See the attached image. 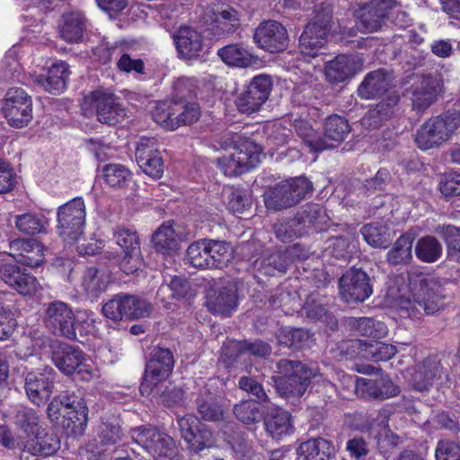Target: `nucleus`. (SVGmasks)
<instances>
[{"instance_id":"obj_1","label":"nucleus","mask_w":460,"mask_h":460,"mask_svg":"<svg viewBox=\"0 0 460 460\" xmlns=\"http://www.w3.org/2000/svg\"><path fill=\"white\" fill-rule=\"evenodd\" d=\"M175 96L172 100L158 102L152 111L154 120L163 128L174 130L182 125H190L200 117L197 102H188L194 93L190 79L179 78L174 83Z\"/></svg>"},{"instance_id":"obj_2","label":"nucleus","mask_w":460,"mask_h":460,"mask_svg":"<svg viewBox=\"0 0 460 460\" xmlns=\"http://www.w3.org/2000/svg\"><path fill=\"white\" fill-rule=\"evenodd\" d=\"M359 30L375 32L393 24L406 28L411 24L409 13L398 0H369L355 11Z\"/></svg>"},{"instance_id":"obj_3","label":"nucleus","mask_w":460,"mask_h":460,"mask_svg":"<svg viewBox=\"0 0 460 460\" xmlns=\"http://www.w3.org/2000/svg\"><path fill=\"white\" fill-rule=\"evenodd\" d=\"M445 305L443 288L435 279H422L419 288L410 297L402 298L399 311L402 317L413 321L421 320L425 315H433Z\"/></svg>"},{"instance_id":"obj_4","label":"nucleus","mask_w":460,"mask_h":460,"mask_svg":"<svg viewBox=\"0 0 460 460\" xmlns=\"http://www.w3.org/2000/svg\"><path fill=\"white\" fill-rule=\"evenodd\" d=\"M47 414L51 422L64 419L63 426L73 436L84 434L88 423V407L84 399L66 392L55 396L48 405Z\"/></svg>"},{"instance_id":"obj_5","label":"nucleus","mask_w":460,"mask_h":460,"mask_svg":"<svg viewBox=\"0 0 460 460\" xmlns=\"http://www.w3.org/2000/svg\"><path fill=\"white\" fill-rule=\"evenodd\" d=\"M279 376L273 377L278 394L296 403L306 392L314 376L312 368L299 360L281 358L277 362Z\"/></svg>"},{"instance_id":"obj_6","label":"nucleus","mask_w":460,"mask_h":460,"mask_svg":"<svg viewBox=\"0 0 460 460\" xmlns=\"http://www.w3.org/2000/svg\"><path fill=\"white\" fill-rule=\"evenodd\" d=\"M460 127V111L448 110L428 119L417 130L415 142L419 148L429 150L447 141Z\"/></svg>"},{"instance_id":"obj_7","label":"nucleus","mask_w":460,"mask_h":460,"mask_svg":"<svg viewBox=\"0 0 460 460\" xmlns=\"http://www.w3.org/2000/svg\"><path fill=\"white\" fill-rule=\"evenodd\" d=\"M313 192V183L300 176L279 182L265 198L266 207L276 211L296 206Z\"/></svg>"},{"instance_id":"obj_8","label":"nucleus","mask_w":460,"mask_h":460,"mask_svg":"<svg viewBox=\"0 0 460 460\" xmlns=\"http://www.w3.org/2000/svg\"><path fill=\"white\" fill-rule=\"evenodd\" d=\"M174 362L173 353L171 349L160 346L155 347L146 363L145 373L139 386L141 395L149 397L155 385L170 376L174 367Z\"/></svg>"},{"instance_id":"obj_9","label":"nucleus","mask_w":460,"mask_h":460,"mask_svg":"<svg viewBox=\"0 0 460 460\" xmlns=\"http://www.w3.org/2000/svg\"><path fill=\"white\" fill-rule=\"evenodd\" d=\"M32 99L21 87H11L3 99L1 112L7 124L15 128H23L32 120Z\"/></svg>"},{"instance_id":"obj_10","label":"nucleus","mask_w":460,"mask_h":460,"mask_svg":"<svg viewBox=\"0 0 460 460\" xmlns=\"http://www.w3.org/2000/svg\"><path fill=\"white\" fill-rule=\"evenodd\" d=\"M196 13L204 25L212 26L218 36H226L234 32L240 26V13L233 7L203 0L199 4Z\"/></svg>"},{"instance_id":"obj_11","label":"nucleus","mask_w":460,"mask_h":460,"mask_svg":"<svg viewBox=\"0 0 460 460\" xmlns=\"http://www.w3.org/2000/svg\"><path fill=\"white\" fill-rule=\"evenodd\" d=\"M86 217L85 203L76 197L58 208V233L65 241H76L83 234Z\"/></svg>"},{"instance_id":"obj_12","label":"nucleus","mask_w":460,"mask_h":460,"mask_svg":"<svg viewBox=\"0 0 460 460\" xmlns=\"http://www.w3.org/2000/svg\"><path fill=\"white\" fill-rule=\"evenodd\" d=\"M75 317L72 307L60 300L43 305L42 322L53 335L68 340H76Z\"/></svg>"},{"instance_id":"obj_13","label":"nucleus","mask_w":460,"mask_h":460,"mask_svg":"<svg viewBox=\"0 0 460 460\" xmlns=\"http://www.w3.org/2000/svg\"><path fill=\"white\" fill-rule=\"evenodd\" d=\"M133 444L140 447L155 459L172 457L175 453V442L169 435L152 427L139 426L129 431Z\"/></svg>"},{"instance_id":"obj_14","label":"nucleus","mask_w":460,"mask_h":460,"mask_svg":"<svg viewBox=\"0 0 460 460\" xmlns=\"http://www.w3.org/2000/svg\"><path fill=\"white\" fill-rule=\"evenodd\" d=\"M85 353L79 348L67 343H59L52 349L51 359L54 365L65 375L75 373L81 379L90 381L94 377L93 369L85 364Z\"/></svg>"},{"instance_id":"obj_15","label":"nucleus","mask_w":460,"mask_h":460,"mask_svg":"<svg viewBox=\"0 0 460 460\" xmlns=\"http://www.w3.org/2000/svg\"><path fill=\"white\" fill-rule=\"evenodd\" d=\"M259 146L244 141L234 148L230 155L217 158V164L225 175L238 176L254 168L259 163Z\"/></svg>"},{"instance_id":"obj_16","label":"nucleus","mask_w":460,"mask_h":460,"mask_svg":"<svg viewBox=\"0 0 460 460\" xmlns=\"http://www.w3.org/2000/svg\"><path fill=\"white\" fill-rule=\"evenodd\" d=\"M58 374L49 366L28 372L24 377V390L28 400L37 406L46 404L55 388Z\"/></svg>"},{"instance_id":"obj_17","label":"nucleus","mask_w":460,"mask_h":460,"mask_svg":"<svg viewBox=\"0 0 460 460\" xmlns=\"http://www.w3.org/2000/svg\"><path fill=\"white\" fill-rule=\"evenodd\" d=\"M443 80L439 75H423L406 89V96L417 113H423L441 93Z\"/></svg>"},{"instance_id":"obj_18","label":"nucleus","mask_w":460,"mask_h":460,"mask_svg":"<svg viewBox=\"0 0 460 460\" xmlns=\"http://www.w3.org/2000/svg\"><path fill=\"white\" fill-rule=\"evenodd\" d=\"M372 293L371 279L361 269H349L339 280V294L348 304L364 302Z\"/></svg>"},{"instance_id":"obj_19","label":"nucleus","mask_w":460,"mask_h":460,"mask_svg":"<svg viewBox=\"0 0 460 460\" xmlns=\"http://www.w3.org/2000/svg\"><path fill=\"white\" fill-rule=\"evenodd\" d=\"M272 88L269 75L254 76L245 89L238 94L234 103L242 113L252 114L258 111L268 100Z\"/></svg>"},{"instance_id":"obj_20","label":"nucleus","mask_w":460,"mask_h":460,"mask_svg":"<svg viewBox=\"0 0 460 460\" xmlns=\"http://www.w3.org/2000/svg\"><path fill=\"white\" fill-rule=\"evenodd\" d=\"M88 99L91 106L95 109L97 119L102 124L115 126L121 122L127 115L119 98L108 90L93 91Z\"/></svg>"},{"instance_id":"obj_21","label":"nucleus","mask_w":460,"mask_h":460,"mask_svg":"<svg viewBox=\"0 0 460 460\" xmlns=\"http://www.w3.org/2000/svg\"><path fill=\"white\" fill-rule=\"evenodd\" d=\"M253 41L261 49L270 53H279L288 46L287 29L279 22H261L255 29Z\"/></svg>"},{"instance_id":"obj_22","label":"nucleus","mask_w":460,"mask_h":460,"mask_svg":"<svg viewBox=\"0 0 460 460\" xmlns=\"http://www.w3.org/2000/svg\"><path fill=\"white\" fill-rule=\"evenodd\" d=\"M0 279L22 296H31L40 288L37 278L28 269L18 263L2 262L0 264Z\"/></svg>"},{"instance_id":"obj_23","label":"nucleus","mask_w":460,"mask_h":460,"mask_svg":"<svg viewBox=\"0 0 460 460\" xmlns=\"http://www.w3.org/2000/svg\"><path fill=\"white\" fill-rule=\"evenodd\" d=\"M135 156L138 167L144 173L154 180L162 178L164 164L155 138L141 137L137 145Z\"/></svg>"},{"instance_id":"obj_24","label":"nucleus","mask_w":460,"mask_h":460,"mask_svg":"<svg viewBox=\"0 0 460 460\" xmlns=\"http://www.w3.org/2000/svg\"><path fill=\"white\" fill-rule=\"evenodd\" d=\"M329 221L330 217L323 207L315 203H307L299 208L294 217L289 219V226L298 227L303 235L309 230L323 231Z\"/></svg>"},{"instance_id":"obj_25","label":"nucleus","mask_w":460,"mask_h":460,"mask_svg":"<svg viewBox=\"0 0 460 460\" xmlns=\"http://www.w3.org/2000/svg\"><path fill=\"white\" fill-rule=\"evenodd\" d=\"M355 392L362 398L385 400L396 396L400 393V388L387 376H381L376 379L356 377Z\"/></svg>"},{"instance_id":"obj_26","label":"nucleus","mask_w":460,"mask_h":460,"mask_svg":"<svg viewBox=\"0 0 460 460\" xmlns=\"http://www.w3.org/2000/svg\"><path fill=\"white\" fill-rule=\"evenodd\" d=\"M23 438L22 445V450L20 458L29 460V456L49 457L55 455L60 448L59 438L52 433H44L38 431Z\"/></svg>"},{"instance_id":"obj_27","label":"nucleus","mask_w":460,"mask_h":460,"mask_svg":"<svg viewBox=\"0 0 460 460\" xmlns=\"http://www.w3.org/2000/svg\"><path fill=\"white\" fill-rule=\"evenodd\" d=\"M179 57L190 60L199 56L203 49V37L196 30L189 26H181L172 34Z\"/></svg>"},{"instance_id":"obj_28","label":"nucleus","mask_w":460,"mask_h":460,"mask_svg":"<svg viewBox=\"0 0 460 460\" xmlns=\"http://www.w3.org/2000/svg\"><path fill=\"white\" fill-rule=\"evenodd\" d=\"M10 255L17 263L36 268L43 261L42 245L35 239L17 238L9 243Z\"/></svg>"},{"instance_id":"obj_29","label":"nucleus","mask_w":460,"mask_h":460,"mask_svg":"<svg viewBox=\"0 0 460 460\" xmlns=\"http://www.w3.org/2000/svg\"><path fill=\"white\" fill-rule=\"evenodd\" d=\"M69 75L67 63L61 60L55 61L47 68L44 74L35 76L34 83L52 94H58L66 88Z\"/></svg>"},{"instance_id":"obj_30","label":"nucleus","mask_w":460,"mask_h":460,"mask_svg":"<svg viewBox=\"0 0 460 460\" xmlns=\"http://www.w3.org/2000/svg\"><path fill=\"white\" fill-rule=\"evenodd\" d=\"M335 454L332 441L322 437L309 438L296 448L298 460H332L335 457Z\"/></svg>"},{"instance_id":"obj_31","label":"nucleus","mask_w":460,"mask_h":460,"mask_svg":"<svg viewBox=\"0 0 460 460\" xmlns=\"http://www.w3.org/2000/svg\"><path fill=\"white\" fill-rule=\"evenodd\" d=\"M208 310L213 314L230 316L238 306L237 288L228 285L219 288L207 301Z\"/></svg>"},{"instance_id":"obj_32","label":"nucleus","mask_w":460,"mask_h":460,"mask_svg":"<svg viewBox=\"0 0 460 460\" xmlns=\"http://www.w3.org/2000/svg\"><path fill=\"white\" fill-rule=\"evenodd\" d=\"M392 79L389 73L384 69L369 72L359 84L358 93L361 98L371 99L388 93Z\"/></svg>"},{"instance_id":"obj_33","label":"nucleus","mask_w":460,"mask_h":460,"mask_svg":"<svg viewBox=\"0 0 460 460\" xmlns=\"http://www.w3.org/2000/svg\"><path fill=\"white\" fill-rule=\"evenodd\" d=\"M357 68L358 64L354 57L339 55L326 64L324 73L329 82L338 84L353 76Z\"/></svg>"},{"instance_id":"obj_34","label":"nucleus","mask_w":460,"mask_h":460,"mask_svg":"<svg viewBox=\"0 0 460 460\" xmlns=\"http://www.w3.org/2000/svg\"><path fill=\"white\" fill-rule=\"evenodd\" d=\"M262 419L266 431L273 438L280 439L293 432L291 415L281 408L269 409Z\"/></svg>"},{"instance_id":"obj_35","label":"nucleus","mask_w":460,"mask_h":460,"mask_svg":"<svg viewBox=\"0 0 460 460\" xmlns=\"http://www.w3.org/2000/svg\"><path fill=\"white\" fill-rule=\"evenodd\" d=\"M296 133L308 146L311 151L322 152L326 149L333 148L336 144L329 143L314 131L310 122L306 119L297 118L292 124Z\"/></svg>"},{"instance_id":"obj_36","label":"nucleus","mask_w":460,"mask_h":460,"mask_svg":"<svg viewBox=\"0 0 460 460\" xmlns=\"http://www.w3.org/2000/svg\"><path fill=\"white\" fill-rule=\"evenodd\" d=\"M415 234L411 232L402 234L386 253V261L393 266L408 264L412 259V243Z\"/></svg>"},{"instance_id":"obj_37","label":"nucleus","mask_w":460,"mask_h":460,"mask_svg":"<svg viewBox=\"0 0 460 460\" xmlns=\"http://www.w3.org/2000/svg\"><path fill=\"white\" fill-rule=\"evenodd\" d=\"M110 282L111 276L107 271L89 267L83 274L81 286L88 296L96 297L106 291Z\"/></svg>"},{"instance_id":"obj_38","label":"nucleus","mask_w":460,"mask_h":460,"mask_svg":"<svg viewBox=\"0 0 460 460\" xmlns=\"http://www.w3.org/2000/svg\"><path fill=\"white\" fill-rule=\"evenodd\" d=\"M292 253L290 251L273 252L260 260H256L254 266L258 270L268 276H274L277 272L285 273L291 264Z\"/></svg>"},{"instance_id":"obj_39","label":"nucleus","mask_w":460,"mask_h":460,"mask_svg":"<svg viewBox=\"0 0 460 460\" xmlns=\"http://www.w3.org/2000/svg\"><path fill=\"white\" fill-rule=\"evenodd\" d=\"M328 34L316 30L315 25H306L299 38V48L305 56L314 58L326 43Z\"/></svg>"},{"instance_id":"obj_40","label":"nucleus","mask_w":460,"mask_h":460,"mask_svg":"<svg viewBox=\"0 0 460 460\" xmlns=\"http://www.w3.org/2000/svg\"><path fill=\"white\" fill-rule=\"evenodd\" d=\"M400 97L395 92H389L385 98L372 106L368 111L369 124L379 127L383 121L392 118L398 105Z\"/></svg>"},{"instance_id":"obj_41","label":"nucleus","mask_w":460,"mask_h":460,"mask_svg":"<svg viewBox=\"0 0 460 460\" xmlns=\"http://www.w3.org/2000/svg\"><path fill=\"white\" fill-rule=\"evenodd\" d=\"M121 297L125 321H135L150 316L153 305L146 299L137 295L122 292Z\"/></svg>"},{"instance_id":"obj_42","label":"nucleus","mask_w":460,"mask_h":460,"mask_svg":"<svg viewBox=\"0 0 460 460\" xmlns=\"http://www.w3.org/2000/svg\"><path fill=\"white\" fill-rule=\"evenodd\" d=\"M152 243L157 252L166 255H172L179 249L177 234L169 223H164L157 228L153 234Z\"/></svg>"},{"instance_id":"obj_43","label":"nucleus","mask_w":460,"mask_h":460,"mask_svg":"<svg viewBox=\"0 0 460 460\" xmlns=\"http://www.w3.org/2000/svg\"><path fill=\"white\" fill-rule=\"evenodd\" d=\"M84 31L85 22L81 13H70L62 16L59 34L64 40L77 43L83 39Z\"/></svg>"},{"instance_id":"obj_44","label":"nucleus","mask_w":460,"mask_h":460,"mask_svg":"<svg viewBox=\"0 0 460 460\" xmlns=\"http://www.w3.org/2000/svg\"><path fill=\"white\" fill-rule=\"evenodd\" d=\"M196 408L205 421H218L224 418V409L217 399L208 390L200 393L196 399Z\"/></svg>"},{"instance_id":"obj_45","label":"nucleus","mask_w":460,"mask_h":460,"mask_svg":"<svg viewBox=\"0 0 460 460\" xmlns=\"http://www.w3.org/2000/svg\"><path fill=\"white\" fill-rule=\"evenodd\" d=\"M279 344L292 349H302L309 347L312 334L304 328H281L276 334Z\"/></svg>"},{"instance_id":"obj_46","label":"nucleus","mask_w":460,"mask_h":460,"mask_svg":"<svg viewBox=\"0 0 460 460\" xmlns=\"http://www.w3.org/2000/svg\"><path fill=\"white\" fill-rule=\"evenodd\" d=\"M217 55L230 66L248 67L252 64V56L243 44H229L220 48Z\"/></svg>"},{"instance_id":"obj_47","label":"nucleus","mask_w":460,"mask_h":460,"mask_svg":"<svg viewBox=\"0 0 460 460\" xmlns=\"http://www.w3.org/2000/svg\"><path fill=\"white\" fill-rule=\"evenodd\" d=\"M98 436L102 445H114L122 438L121 420L114 413H106L101 418Z\"/></svg>"},{"instance_id":"obj_48","label":"nucleus","mask_w":460,"mask_h":460,"mask_svg":"<svg viewBox=\"0 0 460 460\" xmlns=\"http://www.w3.org/2000/svg\"><path fill=\"white\" fill-rule=\"evenodd\" d=\"M150 396L166 407L184 406L187 402L186 392L178 386H164L163 383L156 385Z\"/></svg>"},{"instance_id":"obj_49","label":"nucleus","mask_w":460,"mask_h":460,"mask_svg":"<svg viewBox=\"0 0 460 460\" xmlns=\"http://www.w3.org/2000/svg\"><path fill=\"white\" fill-rule=\"evenodd\" d=\"M14 424L28 436L37 433L41 429L40 415L38 412L24 405L18 406L14 411Z\"/></svg>"},{"instance_id":"obj_50","label":"nucleus","mask_w":460,"mask_h":460,"mask_svg":"<svg viewBox=\"0 0 460 460\" xmlns=\"http://www.w3.org/2000/svg\"><path fill=\"white\" fill-rule=\"evenodd\" d=\"M443 247L439 241L431 235L420 238L415 245L416 257L423 262L432 263L442 255Z\"/></svg>"},{"instance_id":"obj_51","label":"nucleus","mask_w":460,"mask_h":460,"mask_svg":"<svg viewBox=\"0 0 460 460\" xmlns=\"http://www.w3.org/2000/svg\"><path fill=\"white\" fill-rule=\"evenodd\" d=\"M350 130V126L344 117L333 114L325 119L323 138L327 142L330 140L339 144L345 140Z\"/></svg>"},{"instance_id":"obj_52","label":"nucleus","mask_w":460,"mask_h":460,"mask_svg":"<svg viewBox=\"0 0 460 460\" xmlns=\"http://www.w3.org/2000/svg\"><path fill=\"white\" fill-rule=\"evenodd\" d=\"M15 225L20 232L34 235L46 233L49 221L42 214L25 213L16 217Z\"/></svg>"},{"instance_id":"obj_53","label":"nucleus","mask_w":460,"mask_h":460,"mask_svg":"<svg viewBox=\"0 0 460 460\" xmlns=\"http://www.w3.org/2000/svg\"><path fill=\"white\" fill-rule=\"evenodd\" d=\"M360 232L364 240L372 247L386 248L390 243L388 228L379 223L365 225Z\"/></svg>"},{"instance_id":"obj_54","label":"nucleus","mask_w":460,"mask_h":460,"mask_svg":"<svg viewBox=\"0 0 460 460\" xmlns=\"http://www.w3.org/2000/svg\"><path fill=\"white\" fill-rule=\"evenodd\" d=\"M102 177L111 188H123L131 179L130 171L123 164H109L102 168Z\"/></svg>"},{"instance_id":"obj_55","label":"nucleus","mask_w":460,"mask_h":460,"mask_svg":"<svg viewBox=\"0 0 460 460\" xmlns=\"http://www.w3.org/2000/svg\"><path fill=\"white\" fill-rule=\"evenodd\" d=\"M426 378L425 381L416 384L417 391L423 392L428 390L436 381L443 383V378L447 379V374L443 371L442 366L436 361L428 362L424 365L423 370L417 373V377Z\"/></svg>"},{"instance_id":"obj_56","label":"nucleus","mask_w":460,"mask_h":460,"mask_svg":"<svg viewBox=\"0 0 460 460\" xmlns=\"http://www.w3.org/2000/svg\"><path fill=\"white\" fill-rule=\"evenodd\" d=\"M364 356L375 362L387 361L396 353V348L380 341H371L363 344Z\"/></svg>"},{"instance_id":"obj_57","label":"nucleus","mask_w":460,"mask_h":460,"mask_svg":"<svg viewBox=\"0 0 460 460\" xmlns=\"http://www.w3.org/2000/svg\"><path fill=\"white\" fill-rule=\"evenodd\" d=\"M255 400H244L235 404L234 413L235 417L244 424L259 422L263 415Z\"/></svg>"},{"instance_id":"obj_58","label":"nucleus","mask_w":460,"mask_h":460,"mask_svg":"<svg viewBox=\"0 0 460 460\" xmlns=\"http://www.w3.org/2000/svg\"><path fill=\"white\" fill-rule=\"evenodd\" d=\"M207 240H199L191 243L187 251L185 260L198 269H208V250Z\"/></svg>"},{"instance_id":"obj_59","label":"nucleus","mask_w":460,"mask_h":460,"mask_svg":"<svg viewBox=\"0 0 460 460\" xmlns=\"http://www.w3.org/2000/svg\"><path fill=\"white\" fill-rule=\"evenodd\" d=\"M208 250V269L222 268L226 265L231 256L229 246L226 242L217 240H207Z\"/></svg>"},{"instance_id":"obj_60","label":"nucleus","mask_w":460,"mask_h":460,"mask_svg":"<svg viewBox=\"0 0 460 460\" xmlns=\"http://www.w3.org/2000/svg\"><path fill=\"white\" fill-rule=\"evenodd\" d=\"M436 233L445 241L448 257L460 253V227L452 225H438Z\"/></svg>"},{"instance_id":"obj_61","label":"nucleus","mask_w":460,"mask_h":460,"mask_svg":"<svg viewBox=\"0 0 460 460\" xmlns=\"http://www.w3.org/2000/svg\"><path fill=\"white\" fill-rule=\"evenodd\" d=\"M113 239L121 248L122 252L133 249H140V240L137 232L130 227L117 226L113 230Z\"/></svg>"},{"instance_id":"obj_62","label":"nucleus","mask_w":460,"mask_h":460,"mask_svg":"<svg viewBox=\"0 0 460 460\" xmlns=\"http://www.w3.org/2000/svg\"><path fill=\"white\" fill-rule=\"evenodd\" d=\"M353 327L361 336L381 338L387 333L386 326L384 323L375 321L371 318H359L355 320Z\"/></svg>"},{"instance_id":"obj_63","label":"nucleus","mask_w":460,"mask_h":460,"mask_svg":"<svg viewBox=\"0 0 460 460\" xmlns=\"http://www.w3.org/2000/svg\"><path fill=\"white\" fill-rule=\"evenodd\" d=\"M190 451L199 453L214 445L213 433L205 424L200 427L193 435L185 440Z\"/></svg>"},{"instance_id":"obj_64","label":"nucleus","mask_w":460,"mask_h":460,"mask_svg":"<svg viewBox=\"0 0 460 460\" xmlns=\"http://www.w3.org/2000/svg\"><path fill=\"white\" fill-rule=\"evenodd\" d=\"M238 387L253 396L257 402L264 403L269 402V396L267 395L263 386L252 376H241L238 380Z\"/></svg>"}]
</instances>
